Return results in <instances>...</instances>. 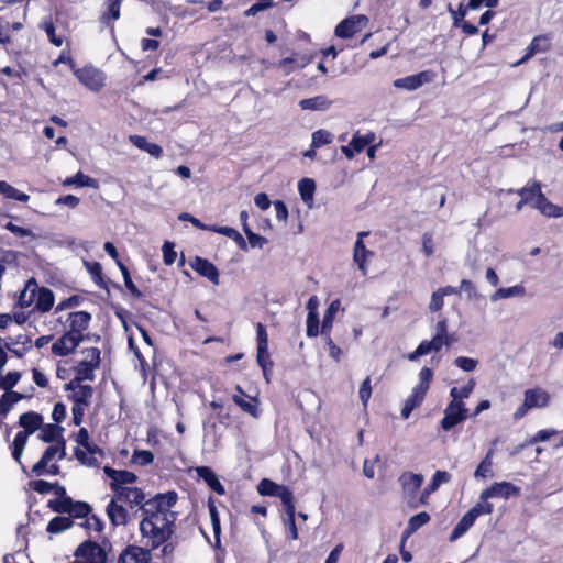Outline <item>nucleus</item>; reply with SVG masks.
I'll return each instance as SVG.
<instances>
[{
    "label": "nucleus",
    "instance_id": "1",
    "mask_svg": "<svg viewBox=\"0 0 563 563\" xmlns=\"http://www.w3.org/2000/svg\"><path fill=\"white\" fill-rule=\"evenodd\" d=\"M178 501L175 490L157 493L140 508V533L144 544L158 549L172 539L176 531L177 512L173 510Z\"/></svg>",
    "mask_w": 563,
    "mask_h": 563
},
{
    "label": "nucleus",
    "instance_id": "2",
    "mask_svg": "<svg viewBox=\"0 0 563 563\" xmlns=\"http://www.w3.org/2000/svg\"><path fill=\"white\" fill-rule=\"evenodd\" d=\"M92 321V314L85 310L71 311L57 318L64 333L52 344V354L67 356L88 339L86 331Z\"/></svg>",
    "mask_w": 563,
    "mask_h": 563
},
{
    "label": "nucleus",
    "instance_id": "3",
    "mask_svg": "<svg viewBox=\"0 0 563 563\" xmlns=\"http://www.w3.org/2000/svg\"><path fill=\"white\" fill-rule=\"evenodd\" d=\"M433 369L430 367L424 366L420 369L419 383L413 387L401 409L400 415L404 419H408L411 412L422 405L433 379Z\"/></svg>",
    "mask_w": 563,
    "mask_h": 563
},
{
    "label": "nucleus",
    "instance_id": "4",
    "mask_svg": "<svg viewBox=\"0 0 563 563\" xmlns=\"http://www.w3.org/2000/svg\"><path fill=\"white\" fill-rule=\"evenodd\" d=\"M257 493L261 496L278 497L284 507L294 503L292 492L285 485H279L269 478H263L257 485Z\"/></svg>",
    "mask_w": 563,
    "mask_h": 563
},
{
    "label": "nucleus",
    "instance_id": "5",
    "mask_svg": "<svg viewBox=\"0 0 563 563\" xmlns=\"http://www.w3.org/2000/svg\"><path fill=\"white\" fill-rule=\"evenodd\" d=\"M256 362L263 372L272 371L274 363L268 353V334L263 323L256 324Z\"/></svg>",
    "mask_w": 563,
    "mask_h": 563
},
{
    "label": "nucleus",
    "instance_id": "6",
    "mask_svg": "<svg viewBox=\"0 0 563 563\" xmlns=\"http://www.w3.org/2000/svg\"><path fill=\"white\" fill-rule=\"evenodd\" d=\"M464 401H450L444 409V416L440 421V426L444 431H449L462 421H464L468 415Z\"/></svg>",
    "mask_w": 563,
    "mask_h": 563
},
{
    "label": "nucleus",
    "instance_id": "7",
    "mask_svg": "<svg viewBox=\"0 0 563 563\" xmlns=\"http://www.w3.org/2000/svg\"><path fill=\"white\" fill-rule=\"evenodd\" d=\"M76 558L85 559L86 563H107L108 555L104 549L92 540H85L75 550Z\"/></svg>",
    "mask_w": 563,
    "mask_h": 563
},
{
    "label": "nucleus",
    "instance_id": "8",
    "mask_svg": "<svg viewBox=\"0 0 563 563\" xmlns=\"http://www.w3.org/2000/svg\"><path fill=\"white\" fill-rule=\"evenodd\" d=\"M74 75L80 84L92 91H99L104 86L103 73L93 66L76 68Z\"/></svg>",
    "mask_w": 563,
    "mask_h": 563
},
{
    "label": "nucleus",
    "instance_id": "9",
    "mask_svg": "<svg viewBox=\"0 0 563 563\" xmlns=\"http://www.w3.org/2000/svg\"><path fill=\"white\" fill-rule=\"evenodd\" d=\"M437 77L435 71L428 69L416 75L398 78L394 81V87L408 91L416 90L426 84L432 82Z\"/></svg>",
    "mask_w": 563,
    "mask_h": 563
},
{
    "label": "nucleus",
    "instance_id": "10",
    "mask_svg": "<svg viewBox=\"0 0 563 563\" xmlns=\"http://www.w3.org/2000/svg\"><path fill=\"white\" fill-rule=\"evenodd\" d=\"M115 488L118 489L112 490L113 498L126 503L131 509L141 508L147 500L143 489L139 487L115 486Z\"/></svg>",
    "mask_w": 563,
    "mask_h": 563
},
{
    "label": "nucleus",
    "instance_id": "11",
    "mask_svg": "<svg viewBox=\"0 0 563 563\" xmlns=\"http://www.w3.org/2000/svg\"><path fill=\"white\" fill-rule=\"evenodd\" d=\"M148 547H140L135 544L126 545L120 553L117 563H150L152 559Z\"/></svg>",
    "mask_w": 563,
    "mask_h": 563
},
{
    "label": "nucleus",
    "instance_id": "12",
    "mask_svg": "<svg viewBox=\"0 0 563 563\" xmlns=\"http://www.w3.org/2000/svg\"><path fill=\"white\" fill-rule=\"evenodd\" d=\"M520 488L510 482H496L481 493V500H487L494 497L509 498L518 496Z\"/></svg>",
    "mask_w": 563,
    "mask_h": 563
},
{
    "label": "nucleus",
    "instance_id": "13",
    "mask_svg": "<svg viewBox=\"0 0 563 563\" xmlns=\"http://www.w3.org/2000/svg\"><path fill=\"white\" fill-rule=\"evenodd\" d=\"M31 282L34 291V309L41 313L51 311L55 302L53 290L47 287H38L34 278H31Z\"/></svg>",
    "mask_w": 563,
    "mask_h": 563
},
{
    "label": "nucleus",
    "instance_id": "14",
    "mask_svg": "<svg viewBox=\"0 0 563 563\" xmlns=\"http://www.w3.org/2000/svg\"><path fill=\"white\" fill-rule=\"evenodd\" d=\"M368 232H358L357 239L353 249V261L356 264L357 268L361 271L362 275L367 274V261L374 256V252L366 249L363 238L367 236Z\"/></svg>",
    "mask_w": 563,
    "mask_h": 563
},
{
    "label": "nucleus",
    "instance_id": "15",
    "mask_svg": "<svg viewBox=\"0 0 563 563\" xmlns=\"http://www.w3.org/2000/svg\"><path fill=\"white\" fill-rule=\"evenodd\" d=\"M85 450L80 448H75L74 454L76 459L80 462V464L89 466V467H98L99 460L95 457L96 454L103 455V450L97 445L96 443L88 442V444L82 445Z\"/></svg>",
    "mask_w": 563,
    "mask_h": 563
},
{
    "label": "nucleus",
    "instance_id": "16",
    "mask_svg": "<svg viewBox=\"0 0 563 563\" xmlns=\"http://www.w3.org/2000/svg\"><path fill=\"white\" fill-rule=\"evenodd\" d=\"M103 473L109 478H111V482H110L111 492L118 489V488H115V486H124L128 484H134L137 481V476L133 472L126 471V470H115L110 466H104Z\"/></svg>",
    "mask_w": 563,
    "mask_h": 563
},
{
    "label": "nucleus",
    "instance_id": "17",
    "mask_svg": "<svg viewBox=\"0 0 563 563\" xmlns=\"http://www.w3.org/2000/svg\"><path fill=\"white\" fill-rule=\"evenodd\" d=\"M367 22L365 15H354L342 20L334 30L335 36L340 38H351L360 31V22Z\"/></svg>",
    "mask_w": 563,
    "mask_h": 563
},
{
    "label": "nucleus",
    "instance_id": "18",
    "mask_svg": "<svg viewBox=\"0 0 563 563\" xmlns=\"http://www.w3.org/2000/svg\"><path fill=\"white\" fill-rule=\"evenodd\" d=\"M191 267L196 271L200 276L206 277L212 284H219V271L213 263L208 261L207 258L196 256L191 263Z\"/></svg>",
    "mask_w": 563,
    "mask_h": 563
},
{
    "label": "nucleus",
    "instance_id": "19",
    "mask_svg": "<svg viewBox=\"0 0 563 563\" xmlns=\"http://www.w3.org/2000/svg\"><path fill=\"white\" fill-rule=\"evenodd\" d=\"M123 0H106L104 10L101 12L99 16V22L113 29L114 21L119 20L121 16V3Z\"/></svg>",
    "mask_w": 563,
    "mask_h": 563
},
{
    "label": "nucleus",
    "instance_id": "20",
    "mask_svg": "<svg viewBox=\"0 0 563 563\" xmlns=\"http://www.w3.org/2000/svg\"><path fill=\"white\" fill-rule=\"evenodd\" d=\"M115 498H111L107 505V515L113 526H125L130 520L129 511L118 503Z\"/></svg>",
    "mask_w": 563,
    "mask_h": 563
},
{
    "label": "nucleus",
    "instance_id": "21",
    "mask_svg": "<svg viewBox=\"0 0 563 563\" xmlns=\"http://www.w3.org/2000/svg\"><path fill=\"white\" fill-rule=\"evenodd\" d=\"M525 401L528 408H544L550 402V395L540 387L530 388L525 391Z\"/></svg>",
    "mask_w": 563,
    "mask_h": 563
},
{
    "label": "nucleus",
    "instance_id": "22",
    "mask_svg": "<svg viewBox=\"0 0 563 563\" xmlns=\"http://www.w3.org/2000/svg\"><path fill=\"white\" fill-rule=\"evenodd\" d=\"M551 47L550 37L545 34L537 35L532 38L528 47L526 48L525 55L519 60V64L529 60L538 53L548 52Z\"/></svg>",
    "mask_w": 563,
    "mask_h": 563
},
{
    "label": "nucleus",
    "instance_id": "23",
    "mask_svg": "<svg viewBox=\"0 0 563 563\" xmlns=\"http://www.w3.org/2000/svg\"><path fill=\"white\" fill-rule=\"evenodd\" d=\"M451 481V474L446 471H435L430 483L421 492L419 501L422 505L428 504L429 496L434 493L440 485L449 483Z\"/></svg>",
    "mask_w": 563,
    "mask_h": 563
},
{
    "label": "nucleus",
    "instance_id": "24",
    "mask_svg": "<svg viewBox=\"0 0 563 563\" xmlns=\"http://www.w3.org/2000/svg\"><path fill=\"white\" fill-rule=\"evenodd\" d=\"M196 474L199 478L203 479L206 484L218 495L225 494V488L219 481L216 473L209 466H197Z\"/></svg>",
    "mask_w": 563,
    "mask_h": 563
},
{
    "label": "nucleus",
    "instance_id": "25",
    "mask_svg": "<svg viewBox=\"0 0 563 563\" xmlns=\"http://www.w3.org/2000/svg\"><path fill=\"white\" fill-rule=\"evenodd\" d=\"M451 295H460V289H456L454 286H445L433 291L429 302V310L431 312L440 311L444 306V297Z\"/></svg>",
    "mask_w": 563,
    "mask_h": 563
},
{
    "label": "nucleus",
    "instance_id": "26",
    "mask_svg": "<svg viewBox=\"0 0 563 563\" xmlns=\"http://www.w3.org/2000/svg\"><path fill=\"white\" fill-rule=\"evenodd\" d=\"M532 207L548 218L563 217V207L551 202L545 195H540L539 199L532 203Z\"/></svg>",
    "mask_w": 563,
    "mask_h": 563
},
{
    "label": "nucleus",
    "instance_id": "27",
    "mask_svg": "<svg viewBox=\"0 0 563 563\" xmlns=\"http://www.w3.org/2000/svg\"><path fill=\"white\" fill-rule=\"evenodd\" d=\"M19 426L23 428L22 431L33 434L42 428L43 417L35 411L24 412L19 417Z\"/></svg>",
    "mask_w": 563,
    "mask_h": 563
},
{
    "label": "nucleus",
    "instance_id": "28",
    "mask_svg": "<svg viewBox=\"0 0 563 563\" xmlns=\"http://www.w3.org/2000/svg\"><path fill=\"white\" fill-rule=\"evenodd\" d=\"M497 438L492 441V448L487 451L486 455L481 461V463L478 464L477 468L474 472V476L476 478H486L488 476H493V457L495 454V446L497 445Z\"/></svg>",
    "mask_w": 563,
    "mask_h": 563
},
{
    "label": "nucleus",
    "instance_id": "29",
    "mask_svg": "<svg viewBox=\"0 0 563 563\" xmlns=\"http://www.w3.org/2000/svg\"><path fill=\"white\" fill-rule=\"evenodd\" d=\"M130 142L137 148L148 153L154 158L158 159L163 156V148L156 143H151L145 136L130 135Z\"/></svg>",
    "mask_w": 563,
    "mask_h": 563
},
{
    "label": "nucleus",
    "instance_id": "30",
    "mask_svg": "<svg viewBox=\"0 0 563 563\" xmlns=\"http://www.w3.org/2000/svg\"><path fill=\"white\" fill-rule=\"evenodd\" d=\"M25 397L26 396L24 394H21L19 391H4V394L0 397V418H5L10 412L11 408Z\"/></svg>",
    "mask_w": 563,
    "mask_h": 563
},
{
    "label": "nucleus",
    "instance_id": "31",
    "mask_svg": "<svg viewBox=\"0 0 563 563\" xmlns=\"http://www.w3.org/2000/svg\"><path fill=\"white\" fill-rule=\"evenodd\" d=\"M518 195L521 197V200L518 202V209L522 205L533 203L539 199L540 195H544L541 190V184L537 180H533L529 187H523L518 190Z\"/></svg>",
    "mask_w": 563,
    "mask_h": 563
},
{
    "label": "nucleus",
    "instance_id": "32",
    "mask_svg": "<svg viewBox=\"0 0 563 563\" xmlns=\"http://www.w3.org/2000/svg\"><path fill=\"white\" fill-rule=\"evenodd\" d=\"M431 517L427 511H421L415 516H412L407 523L402 532V542H406L407 538L413 534L417 530H419L422 526L430 521Z\"/></svg>",
    "mask_w": 563,
    "mask_h": 563
},
{
    "label": "nucleus",
    "instance_id": "33",
    "mask_svg": "<svg viewBox=\"0 0 563 563\" xmlns=\"http://www.w3.org/2000/svg\"><path fill=\"white\" fill-rule=\"evenodd\" d=\"M57 456V449L55 444L47 446L42 457L32 466L31 474L35 476L45 475L46 466Z\"/></svg>",
    "mask_w": 563,
    "mask_h": 563
},
{
    "label": "nucleus",
    "instance_id": "34",
    "mask_svg": "<svg viewBox=\"0 0 563 563\" xmlns=\"http://www.w3.org/2000/svg\"><path fill=\"white\" fill-rule=\"evenodd\" d=\"M92 364L80 361L77 366L75 367V376L77 377V380H95V371L99 367L98 366V357L96 356V360H92Z\"/></svg>",
    "mask_w": 563,
    "mask_h": 563
},
{
    "label": "nucleus",
    "instance_id": "35",
    "mask_svg": "<svg viewBox=\"0 0 563 563\" xmlns=\"http://www.w3.org/2000/svg\"><path fill=\"white\" fill-rule=\"evenodd\" d=\"M399 482L405 492H408L410 494H416L420 489V487L423 483V476L421 474L405 472L399 477Z\"/></svg>",
    "mask_w": 563,
    "mask_h": 563
},
{
    "label": "nucleus",
    "instance_id": "36",
    "mask_svg": "<svg viewBox=\"0 0 563 563\" xmlns=\"http://www.w3.org/2000/svg\"><path fill=\"white\" fill-rule=\"evenodd\" d=\"M84 265L89 273L92 282L102 289H108V279L103 275L102 266L99 262L84 261Z\"/></svg>",
    "mask_w": 563,
    "mask_h": 563
},
{
    "label": "nucleus",
    "instance_id": "37",
    "mask_svg": "<svg viewBox=\"0 0 563 563\" xmlns=\"http://www.w3.org/2000/svg\"><path fill=\"white\" fill-rule=\"evenodd\" d=\"M63 185L66 186V187L77 186V187H90V188H93V189H98L99 188L98 179L92 178V177H90L88 175H85L82 172H78L74 176L67 177L63 181Z\"/></svg>",
    "mask_w": 563,
    "mask_h": 563
},
{
    "label": "nucleus",
    "instance_id": "38",
    "mask_svg": "<svg viewBox=\"0 0 563 563\" xmlns=\"http://www.w3.org/2000/svg\"><path fill=\"white\" fill-rule=\"evenodd\" d=\"M475 520L476 518L474 517L473 512L468 510L455 525L449 540L453 542L461 538L474 525Z\"/></svg>",
    "mask_w": 563,
    "mask_h": 563
},
{
    "label": "nucleus",
    "instance_id": "39",
    "mask_svg": "<svg viewBox=\"0 0 563 563\" xmlns=\"http://www.w3.org/2000/svg\"><path fill=\"white\" fill-rule=\"evenodd\" d=\"M37 438L45 443L57 442L63 437L64 428L57 423H47L41 428Z\"/></svg>",
    "mask_w": 563,
    "mask_h": 563
},
{
    "label": "nucleus",
    "instance_id": "40",
    "mask_svg": "<svg viewBox=\"0 0 563 563\" xmlns=\"http://www.w3.org/2000/svg\"><path fill=\"white\" fill-rule=\"evenodd\" d=\"M93 391L95 390L91 385H84L82 387H79V390L73 393L69 396V399L73 401V405L87 408L91 402Z\"/></svg>",
    "mask_w": 563,
    "mask_h": 563
},
{
    "label": "nucleus",
    "instance_id": "41",
    "mask_svg": "<svg viewBox=\"0 0 563 563\" xmlns=\"http://www.w3.org/2000/svg\"><path fill=\"white\" fill-rule=\"evenodd\" d=\"M339 308H340V300L335 299L328 306L327 310L324 311L322 323H321V334L323 336L330 335L333 320H334L335 313L338 312Z\"/></svg>",
    "mask_w": 563,
    "mask_h": 563
},
{
    "label": "nucleus",
    "instance_id": "42",
    "mask_svg": "<svg viewBox=\"0 0 563 563\" xmlns=\"http://www.w3.org/2000/svg\"><path fill=\"white\" fill-rule=\"evenodd\" d=\"M74 526V520L64 516H56L52 518L46 527V531L52 534L62 533Z\"/></svg>",
    "mask_w": 563,
    "mask_h": 563
},
{
    "label": "nucleus",
    "instance_id": "43",
    "mask_svg": "<svg viewBox=\"0 0 563 563\" xmlns=\"http://www.w3.org/2000/svg\"><path fill=\"white\" fill-rule=\"evenodd\" d=\"M210 230L232 239L241 250L245 251L247 249L244 238L234 228L212 225L210 227Z\"/></svg>",
    "mask_w": 563,
    "mask_h": 563
},
{
    "label": "nucleus",
    "instance_id": "44",
    "mask_svg": "<svg viewBox=\"0 0 563 563\" xmlns=\"http://www.w3.org/2000/svg\"><path fill=\"white\" fill-rule=\"evenodd\" d=\"M0 195L20 202H27L30 200V196L27 194L18 190L5 180H0Z\"/></svg>",
    "mask_w": 563,
    "mask_h": 563
},
{
    "label": "nucleus",
    "instance_id": "45",
    "mask_svg": "<svg viewBox=\"0 0 563 563\" xmlns=\"http://www.w3.org/2000/svg\"><path fill=\"white\" fill-rule=\"evenodd\" d=\"M331 101L324 96H317L313 98L302 99L299 106L303 110H327L329 109Z\"/></svg>",
    "mask_w": 563,
    "mask_h": 563
},
{
    "label": "nucleus",
    "instance_id": "46",
    "mask_svg": "<svg viewBox=\"0 0 563 563\" xmlns=\"http://www.w3.org/2000/svg\"><path fill=\"white\" fill-rule=\"evenodd\" d=\"M75 500L70 496L64 498L49 499L47 507L57 514H68L71 510V506Z\"/></svg>",
    "mask_w": 563,
    "mask_h": 563
},
{
    "label": "nucleus",
    "instance_id": "47",
    "mask_svg": "<svg viewBox=\"0 0 563 563\" xmlns=\"http://www.w3.org/2000/svg\"><path fill=\"white\" fill-rule=\"evenodd\" d=\"M375 141V133L368 132L364 135H361L360 133H355L352 136V140L350 142V146L354 148L357 153H361L365 150L368 145H371Z\"/></svg>",
    "mask_w": 563,
    "mask_h": 563
},
{
    "label": "nucleus",
    "instance_id": "48",
    "mask_svg": "<svg viewBox=\"0 0 563 563\" xmlns=\"http://www.w3.org/2000/svg\"><path fill=\"white\" fill-rule=\"evenodd\" d=\"M316 190V183L311 178H302L298 183V191L301 199L305 202H311L313 200V194Z\"/></svg>",
    "mask_w": 563,
    "mask_h": 563
},
{
    "label": "nucleus",
    "instance_id": "49",
    "mask_svg": "<svg viewBox=\"0 0 563 563\" xmlns=\"http://www.w3.org/2000/svg\"><path fill=\"white\" fill-rule=\"evenodd\" d=\"M232 399L234 404L238 405L244 412H247L254 418H257L260 416L256 398L251 397V400L246 401L242 397L234 395Z\"/></svg>",
    "mask_w": 563,
    "mask_h": 563
},
{
    "label": "nucleus",
    "instance_id": "50",
    "mask_svg": "<svg viewBox=\"0 0 563 563\" xmlns=\"http://www.w3.org/2000/svg\"><path fill=\"white\" fill-rule=\"evenodd\" d=\"M208 509L210 514L211 525L213 529V534L216 538V541H220V533H221V523H220V516L216 506V501L212 497H209L208 499Z\"/></svg>",
    "mask_w": 563,
    "mask_h": 563
},
{
    "label": "nucleus",
    "instance_id": "51",
    "mask_svg": "<svg viewBox=\"0 0 563 563\" xmlns=\"http://www.w3.org/2000/svg\"><path fill=\"white\" fill-rule=\"evenodd\" d=\"M92 512V507L81 500H75V503L71 506V510L68 512L69 517L73 520L74 519H85Z\"/></svg>",
    "mask_w": 563,
    "mask_h": 563
},
{
    "label": "nucleus",
    "instance_id": "52",
    "mask_svg": "<svg viewBox=\"0 0 563 563\" xmlns=\"http://www.w3.org/2000/svg\"><path fill=\"white\" fill-rule=\"evenodd\" d=\"M22 373L19 371H11L7 375L0 373V389L4 391L12 390V388L20 382Z\"/></svg>",
    "mask_w": 563,
    "mask_h": 563
},
{
    "label": "nucleus",
    "instance_id": "53",
    "mask_svg": "<svg viewBox=\"0 0 563 563\" xmlns=\"http://www.w3.org/2000/svg\"><path fill=\"white\" fill-rule=\"evenodd\" d=\"M475 387V380L473 378L468 379V382L462 387L456 388L452 387L450 390V396L452 397V401H463V399L468 398Z\"/></svg>",
    "mask_w": 563,
    "mask_h": 563
},
{
    "label": "nucleus",
    "instance_id": "54",
    "mask_svg": "<svg viewBox=\"0 0 563 563\" xmlns=\"http://www.w3.org/2000/svg\"><path fill=\"white\" fill-rule=\"evenodd\" d=\"M320 320L317 311H308L307 316V329L306 333L309 338H314L319 333H321V329L319 328Z\"/></svg>",
    "mask_w": 563,
    "mask_h": 563
},
{
    "label": "nucleus",
    "instance_id": "55",
    "mask_svg": "<svg viewBox=\"0 0 563 563\" xmlns=\"http://www.w3.org/2000/svg\"><path fill=\"white\" fill-rule=\"evenodd\" d=\"M84 301H85V298L82 296L71 295L70 297L65 298V299H63L62 301H59L57 303V306L55 307V313L65 311V310L70 309V308L78 307Z\"/></svg>",
    "mask_w": 563,
    "mask_h": 563
},
{
    "label": "nucleus",
    "instance_id": "56",
    "mask_svg": "<svg viewBox=\"0 0 563 563\" xmlns=\"http://www.w3.org/2000/svg\"><path fill=\"white\" fill-rule=\"evenodd\" d=\"M525 294V288L521 285H516L508 288H499L492 297L493 300L506 299L514 296H521Z\"/></svg>",
    "mask_w": 563,
    "mask_h": 563
},
{
    "label": "nucleus",
    "instance_id": "57",
    "mask_svg": "<svg viewBox=\"0 0 563 563\" xmlns=\"http://www.w3.org/2000/svg\"><path fill=\"white\" fill-rule=\"evenodd\" d=\"M448 10L452 15L453 26L457 27L459 24H462V22L465 21V16H466L468 10H471V8H468V2H467L466 4L460 3L456 10H454L452 8V5L449 4Z\"/></svg>",
    "mask_w": 563,
    "mask_h": 563
},
{
    "label": "nucleus",
    "instance_id": "58",
    "mask_svg": "<svg viewBox=\"0 0 563 563\" xmlns=\"http://www.w3.org/2000/svg\"><path fill=\"white\" fill-rule=\"evenodd\" d=\"M333 141V135L323 129L317 130L312 133L311 147H320L328 145Z\"/></svg>",
    "mask_w": 563,
    "mask_h": 563
},
{
    "label": "nucleus",
    "instance_id": "59",
    "mask_svg": "<svg viewBox=\"0 0 563 563\" xmlns=\"http://www.w3.org/2000/svg\"><path fill=\"white\" fill-rule=\"evenodd\" d=\"M284 508H285V512L287 515L289 539L296 540V539H298V529H297L296 520H295V515H296L295 501L291 503V507L286 506Z\"/></svg>",
    "mask_w": 563,
    "mask_h": 563
},
{
    "label": "nucleus",
    "instance_id": "60",
    "mask_svg": "<svg viewBox=\"0 0 563 563\" xmlns=\"http://www.w3.org/2000/svg\"><path fill=\"white\" fill-rule=\"evenodd\" d=\"M154 461V454L148 450H134L131 462L140 466H146Z\"/></svg>",
    "mask_w": 563,
    "mask_h": 563
},
{
    "label": "nucleus",
    "instance_id": "61",
    "mask_svg": "<svg viewBox=\"0 0 563 563\" xmlns=\"http://www.w3.org/2000/svg\"><path fill=\"white\" fill-rule=\"evenodd\" d=\"M119 269L121 271V274L124 279V285L128 288V290L136 298H140L142 296V292L139 290V288L133 283L129 268L122 263L119 262Z\"/></svg>",
    "mask_w": 563,
    "mask_h": 563
},
{
    "label": "nucleus",
    "instance_id": "62",
    "mask_svg": "<svg viewBox=\"0 0 563 563\" xmlns=\"http://www.w3.org/2000/svg\"><path fill=\"white\" fill-rule=\"evenodd\" d=\"M86 520L80 525L87 530H93L96 532H102L104 529L103 521L96 515L90 514Z\"/></svg>",
    "mask_w": 563,
    "mask_h": 563
},
{
    "label": "nucleus",
    "instance_id": "63",
    "mask_svg": "<svg viewBox=\"0 0 563 563\" xmlns=\"http://www.w3.org/2000/svg\"><path fill=\"white\" fill-rule=\"evenodd\" d=\"M358 396L363 404V407L366 408L368 405V401L372 397V385H371V377L367 376L361 384L358 389Z\"/></svg>",
    "mask_w": 563,
    "mask_h": 563
},
{
    "label": "nucleus",
    "instance_id": "64",
    "mask_svg": "<svg viewBox=\"0 0 563 563\" xmlns=\"http://www.w3.org/2000/svg\"><path fill=\"white\" fill-rule=\"evenodd\" d=\"M454 364L464 372H473L478 364V361L467 356H459L454 360Z\"/></svg>",
    "mask_w": 563,
    "mask_h": 563
}]
</instances>
